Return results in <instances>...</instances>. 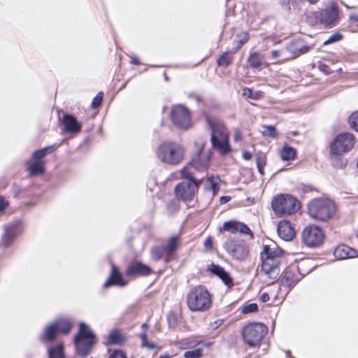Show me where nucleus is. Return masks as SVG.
I'll use <instances>...</instances> for the list:
<instances>
[{
    "mask_svg": "<svg viewBox=\"0 0 358 358\" xmlns=\"http://www.w3.org/2000/svg\"><path fill=\"white\" fill-rule=\"evenodd\" d=\"M283 251L273 241L269 240L263 246L261 252L260 275L267 285L273 284L280 276V264L282 262Z\"/></svg>",
    "mask_w": 358,
    "mask_h": 358,
    "instance_id": "1",
    "label": "nucleus"
},
{
    "mask_svg": "<svg viewBox=\"0 0 358 358\" xmlns=\"http://www.w3.org/2000/svg\"><path fill=\"white\" fill-rule=\"evenodd\" d=\"M208 124L211 130L212 148L222 155L229 153L231 147L229 143V134L224 124L213 120H208Z\"/></svg>",
    "mask_w": 358,
    "mask_h": 358,
    "instance_id": "2",
    "label": "nucleus"
},
{
    "mask_svg": "<svg viewBox=\"0 0 358 358\" xmlns=\"http://www.w3.org/2000/svg\"><path fill=\"white\" fill-rule=\"evenodd\" d=\"M308 212L312 218L320 222H327L335 214V203L327 198L314 199L308 204Z\"/></svg>",
    "mask_w": 358,
    "mask_h": 358,
    "instance_id": "3",
    "label": "nucleus"
},
{
    "mask_svg": "<svg viewBox=\"0 0 358 358\" xmlns=\"http://www.w3.org/2000/svg\"><path fill=\"white\" fill-rule=\"evenodd\" d=\"M186 303L192 311L203 312L211 306V296L204 287L196 286L192 288L187 294Z\"/></svg>",
    "mask_w": 358,
    "mask_h": 358,
    "instance_id": "4",
    "label": "nucleus"
},
{
    "mask_svg": "<svg viewBox=\"0 0 358 358\" xmlns=\"http://www.w3.org/2000/svg\"><path fill=\"white\" fill-rule=\"evenodd\" d=\"M180 172L181 177L186 180L176 185V194L182 200H192L198 189V182L194 177V171H191L190 166H186Z\"/></svg>",
    "mask_w": 358,
    "mask_h": 358,
    "instance_id": "5",
    "label": "nucleus"
},
{
    "mask_svg": "<svg viewBox=\"0 0 358 358\" xmlns=\"http://www.w3.org/2000/svg\"><path fill=\"white\" fill-rule=\"evenodd\" d=\"M96 342V336L88 326L83 322L80 323L78 334L74 339L77 352L82 356H87L92 352Z\"/></svg>",
    "mask_w": 358,
    "mask_h": 358,
    "instance_id": "6",
    "label": "nucleus"
},
{
    "mask_svg": "<svg viewBox=\"0 0 358 358\" xmlns=\"http://www.w3.org/2000/svg\"><path fill=\"white\" fill-rule=\"evenodd\" d=\"M156 154L162 162L176 165L182 160L184 151L178 143H165L158 147Z\"/></svg>",
    "mask_w": 358,
    "mask_h": 358,
    "instance_id": "7",
    "label": "nucleus"
},
{
    "mask_svg": "<svg viewBox=\"0 0 358 358\" xmlns=\"http://www.w3.org/2000/svg\"><path fill=\"white\" fill-rule=\"evenodd\" d=\"M271 206L275 213L280 216L294 214L299 208L297 199L289 194L275 196L272 201Z\"/></svg>",
    "mask_w": 358,
    "mask_h": 358,
    "instance_id": "8",
    "label": "nucleus"
},
{
    "mask_svg": "<svg viewBox=\"0 0 358 358\" xmlns=\"http://www.w3.org/2000/svg\"><path fill=\"white\" fill-rule=\"evenodd\" d=\"M266 333V327L258 322L248 324L242 331L243 340L250 346L259 345Z\"/></svg>",
    "mask_w": 358,
    "mask_h": 358,
    "instance_id": "9",
    "label": "nucleus"
},
{
    "mask_svg": "<svg viewBox=\"0 0 358 358\" xmlns=\"http://www.w3.org/2000/svg\"><path fill=\"white\" fill-rule=\"evenodd\" d=\"M198 147V154L195 155L187 166H191V171H205L208 169L211 158V152L210 151L204 152L203 148L205 143L202 140L196 142Z\"/></svg>",
    "mask_w": 358,
    "mask_h": 358,
    "instance_id": "10",
    "label": "nucleus"
},
{
    "mask_svg": "<svg viewBox=\"0 0 358 358\" xmlns=\"http://www.w3.org/2000/svg\"><path fill=\"white\" fill-rule=\"evenodd\" d=\"M355 137L350 133L338 135L331 143V152L334 155H341L349 152L354 146Z\"/></svg>",
    "mask_w": 358,
    "mask_h": 358,
    "instance_id": "11",
    "label": "nucleus"
},
{
    "mask_svg": "<svg viewBox=\"0 0 358 358\" xmlns=\"http://www.w3.org/2000/svg\"><path fill=\"white\" fill-rule=\"evenodd\" d=\"M324 238L322 229L315 225L306 227L301 232V241L308 247L319 246Z\"/></svg>",
    "mask_w": 358,
    "mask_h": 358,
    "instance_id": "12",
    "label": "nucleus"
},
{
    "mask_svg": "<svg viewBox=\"0 0 358 358\" xmlns=\"http://www.w3.org/2000/svg\"><path fill=\"white\" fill-rule=\"evenodd\" d=\"M171 119L173 124L180 129L191 127V118L188 109L182 105H177L172 108Z\"/></svg>",
    "mask_w": 358,
    "mask_h": 358,
    "instance_id": "13",
    "label": "nucleus"
},
{
    "mask_svg": "<svg viewBox=\"0 0 358 358\" xmlns=\"http://www.w3.org/2000/svg\"><path fill=\"white\" fill-rule=\"evenodd\" d=\"M224 248L236 260H245L248 254L249 248L245 241L242 240L229 241L224 243Z\"/></svg>",
    "mask_w": 358,
    "mask_h": 358,
    "instance_id": "14",
    "label": "nucleus"
},
{
    "mask_svg": "<svg viewBox=\"0 0 358 358\" xmlns=\"http://www.w3.org/2000/svg\"><path fill=\"white\" fill-rule=\"evenodd\" d=\"M223 230L227 231L231 234L239 233L243 235L248 236L249 239L254 238L250 229L245 224L238 221H228L224 223Z\"/></svg>",
    "mask_w": 358,
    "mask_h": 358,
    "instance_id": "15",
    "label": "nucleus"
},
{
    "mask_svg": "<svg viewBox=\"0 0 358 358\" xmlns=\"http://www.w3.org/2000/svg\"><path fill=\"white\" fill-rule=\"evenodd\" d=\"M318 16L319 15L317 14ZM320 24L327 27L333 24L336 21H337L338 17V10L337 8L331 5L330 7H328L322 10V16H320Z\"/></svg>",
    "mask_w": 358,
    "mask_h": 358,
    "instance_id": "16",
    "label": "nucleus"
},
{
    "mask_svg": "<svg viewBox=\"0 0 358 358\" xmlns=\"http://www.w3.org/2000/svg\"><path fill=\"white\" fill-rule=\"evenodd\" d=\"M278 236L285 241H289L295 236V231L290 222L286 220L279 222L277 227Z\"/></svg>",
    "mask_w": 358,
    "mask_h": 358,
    "instance_id": "17",
    "label": "nucleus"
},
{
    "mask_svg": "<svg viewBox=\"0 0 358 358\" xmlns=\"http://www.w3.org/2000/svg\"><path fill=\"white\" fill-rule=\"evenodd\" d=\"M334 255L336 259H345L357 257V252L346 245H341L336 248Z\"/></svg>",
    "mask_w": 358,
    "mask_h": 358,
    "instance_id": "18",
    "label": "nucleus"
},
{
    "mask_svg": "<svg viewBox=\"0 0 358 358\" xmlns=\"http://www.w3.org/2000/svg\"><path fill=\"white\" fill-rule=\"evenodd\" d=\"M126 285L127 282L123 279L122 275L119 273L117 268L114 264H112L111 273L107 281L104 283V287H108L111 285H118L123 287Z\"/></svg>",
    "mask_w": 358,
    "mask_h": 358,
    "instance_id": "19",
    "label": "nucleus"
},
{
    "mask_svg": "<svg viewBox=\"0 0 358 358\" xmlns=\"http://www.w3.org/2000/svg\"><path fill=\"white\" fill-rule=\"evenodd\" d=\"M150 272L151 269L147 265L134 262L128 267L127 274L129 276L148 275Z\"/></svg>",
    "mask_w": 358,
    "mask_h": 358,
    "instance_id": "20",
    "label": "nucleus"
},
{
    "mask_svg": "<svg viewBox=\"0 0 358 358\" xmlns=\"http://www.w3.org/2000/svg\"><path fill=\"white\" fill-rule=\"evenodd\" d=\"M219 180L218 178L213 176L208 177L206 179L197 180L198 187L200 185H203L206 191H213V195H215L220 189Z\"/></svg>",
    "mask_w": 358,
    "mask_h": 358,
    "instance_id": "21",
    "label": "nucleus"
},
{
    "mask_svg": "<svg viewBox=\"0 0 358 358\" xmlns=\"http://www.w3.org/2000/svg\"><path fill=\"white\" fill-rule=\"evenodd\" d=\"M62 122L67 132L77 133L81 129V125L77 122L76 119L70 115H64Z\"/></svg>",
    "mask_w": 358,
    "mask_h": 358,
    "instance_id": "22",
    "label": "nucleus"
},
{
    "mask_svg": "<svg viewBox=\"0 0 358 358\" xmlns=\"http://www.w3.org/2000/svg\"><path fill=\"white\" fill-rule=\"evenodd\" d=\"M209 270L215 275L218 276L226 285H229L232 283V279L222 267L219 265L212 264L209 266Z\"/></svg>",
    "mask_w": 358,
    "mask_h": 358,
    "instance_id": "23",
    "label": "nucleus"
},
{
    "mask_svg": "<svg viewBox=\"0 0 358 358\" xmlns=\"http://www.w3.org/2000/svg\"><path fill=\"white\" fill-rule=\"evenodd\" d=\"M59 332L55 323L53 322L45 328L41 338L44 342H51L55 340Z\"/></svg>",
    "mask_w": 358,
    "mask_h": 358,
    "instance_id": "24",
    "label": "nucleus"
},
{
    "mask_svg": "<svg viewBox=\"0 0 358 358\" xmlns=\"http://www.w3.org/2000/svg\"><path fill=\"white\" fill-rule=\"evenodd\" d=\"M59 145L54 144L50 146H48L41 150L35 151L32 155V159L34 162H43L42 158L46 155L53 152Z\"/></svg>",
    "mask_w": 358,
    "mask_h": 358,
    "instance_id": "25",
    "label": "nucleus"
},
{
    "mask_svg": "<svg viewBox=\"0 0 358 358\" xmlns=\"http://www.w3.org/2000/svg\"><path fill=\"white\" fill-rule=\"evenodd\" d=\"M124 340L125 338L121 331L118 329H114L108 335L105 345H118L122 343Z\"/></svg>",
    "mask_w": 358,
    "mask_h": 358,
    "instance_id": "26",
    "label": "nucleus"
},
{
    "mask_svg": "<svg viewBox=\"0 0 358 358\" xmlns=\"http://www.w3.org/2000/svg\"><path fill=\"white\" fill-rule=\"evenodd\" d=\"M298 280L299 279L295 275V274L291 271L288 270L283 273L281 278V284L282 285L292 287L297 283Z\"/></svg>",
    "mask_w": 358,
    "mask_h": 358,
    "instance_id": "27",
    "label": "nucleus"
},
{
    "mask_svg": "<svg viewBox=\"0 0 358 358\" xmlns=\"http://www.w3.org/2000/svg\"><path fill=\"white\" fill-rule=\"evenodd\" d=\"M43 162H33L28 164L27 170L31 176L42 175L44 173Z\"/></svg>",
    "mask_w": 358,
    "mask_h": 358,
    "instance_id": "28",
    "label": "nucleus"
},
{
    "mask_svg": "<svg viewBox=\"0 0 358 358\" xmlns=\"http://www.w3.org/2000/svg\"><path fill=\"white\" fill-rule=\"evenodd\" d=\"M251 68L259 69L264 63V56L258 52L251 53L248 59Z\"/></svg>",
    "mask_w": 358,
    "mask_h": 358,
    "instance_id": "29",
    "label": "nucleus"
},
{
    "mask_svg": "<svg viewBox=\"0 0 358 358\" xmlns=\"http://www.w3.org/2000/svg\"><path fill=\"white\" fill-rule=\"evenodd\" d=\"M15 235V229L13 227H6L1 239V245L4 247L10 245L13 241Z\"/></svg>",
    "mask_w": 358,
    "mask_h": 358,
    "instance_id": "30",
    "label": "nucleus"
},
{
    "mask_svg": "<svg viewBox=\"0 0 358 358\" xmlns=\"http://www.w3.org/2000/svg\"><path fill=\"white\" fill-rule=\"evenodd\" d=\"M296 150L292 147L285 145L280 152L281 159L284 161L293 160L296 157Z\"/></svg>",
    "mask_w": 358,
    "mask_h": 358,
    "instance_id": "31",
    "label": "nucleus"
},
{
    "mask_svg": "<svg viewBox=\"0 0 358 358\" xmlns=\"http://www.w3.org/2000/svg\"><path fill=\"white\" fill-rule=\"evenodd\" d=\"M48 352V358H64L63 345L62 343H58L54 348H49Z\"/></svg>",
    "mask_w": 358,
    "mask_h": 358,
    "instance_id": "32",
    "label": "nucleus"
},
{
    "mask_svg": "<svg viewBox=\"0 0 358 358\" xmlns=\"http://www.w3.org/2000/svg\"><path fill=\"white\" fill-rule=\"evenodd\" d=\"M55 323L61 333L68 334L71 329V323L66 319L56 320Z\"/></svg>",
    "mask_w": 358,
    "mask_h": 358,
    "instance_id": "33",
    "label": "nucleus"
},
{
    "mask_svg": "<svg viewBox=\"0 0 358 358\" xmlns=\"http://www.w3.org/2000/svg\"><path fill=\"white\" fill-rule=\"evenodd\" d=\"M178 236H172L169 240L168 243L166 245H164L166 255H171L173 252L176 250L178 245Z\"/></svg>",
    "mask_w": 358,
    "mask_h": 358,
    "instance_id": "34",
    "label": "nucleus"
},
{
    "mask_svg": "<svg viewBox=\"0 0 358 358\" xmlns=\"http://www.w3.org/2000/svg\"><path fill=\"white\" fill-rule=\"evenodd\" d=\"M288 49L291 52H294L296 56L306 53L308 51L309 48L306 45L301 44L292 43L288 45Z\"/></svg>",
    "mask_w": 358,
    "mask_h": 358,
    "instance_id": "35",
    "label": "nucleus"
},
{
    "mask_svg": "<svg viewBox=\"0 0 358 358\" xmlns=\"http://www.w3.org/2000/svg\"><path fill=\"white\" fill-rule=\"evenodd\" d=\"M164 254H166V250L164 245L155 246L152 248L151 255L155 261H158L162 259Z\"/></svg>",
    "mask_w": 358,
    "mask_h": 358,
    "instance_id": "36",
    "label": "nucleus"
},
{
    "mask_svg": "<svg viewBox=\"0 0 358 358\" xmlns=\"http://www.w3.org/2000/svg\"><path fill=\"white\" fill-rule=\"evenodd\" d=\"M232 62V56L231 52H224L217 59V64L219 66H227Z\"/></svg>",
    "mask_w": 358,
    "mask_h": 358,
    "instance_id": "37",
    "label": "nucleus"
},
{
    "mask_svg": "<svg viewBox=\"0 0 358 358\" xmlns=\"http://www.w3.org/2000/svg\"><path fill=\"white\" fill-rule=\"evenodd\" d=\"M139 337L141 340L142 348H146L150 350H154L156 348V345L153 343L148 341L147 334H145V332H141L139 334Z\"/></svg>",
    "mask_w": 358,
    "mask_h": 358,
    "instance_id": "38",
    "label": "nucleus"
},
{
    "mask_svg": "<svg viewBox=\"0 0 358 358\" xmlns=\"http://www.w3.org/2000/svg\"><path fill=\"white\" fill-rule=\"evenodd\" d=\"M243 96L248 99H251L253 100H257L261 96V92H252V90L249 88H243Z\"/></svg>",
    "mask_w": 358,
    "mask_h": 358,
    "instance_id": "39",
    "label": "nucleus"
},
{
    "mask_svg": "<svg viewBox=\"0 0 358 358\" xmlns=\"http://www.w3.org/2000/svg\"><path fill=\"white\" fill-rule=\"evenodd\" d=\"M203 355V348L199 347L196 349L186 351L184 353L185 358H201Z\"/></svg>",
    "mask_w": 358,
    "mask_h": 358,
    "instance_id": "40",
    "label": "nucleus"
},
{
    "mask_svg": "<svg viewBox=\"0 0 358 358\" xmlns=\"http://www.w3.org/2000/svg\"><path fill=\"white\" fill-rule=\"evenodd\" d=\"M262 134L264 136H269V137H276L278 135V133L276 131L275 128L273 126L268 125V126H262Z\"/></svg>",
    "mask_w": 358,
    "mask_h": 358,
    "instance_id": "41",
    "label": "nucleus"
},
{
    "mask_svg": "<svg viewBox=\"0 0 358 358\" xmlns=\"http://www.w3.org/2000/svg\"><path fill=\"white\" fill-rule=\"evenodd\" d=\"M317 14L322 16V11H315L309 13V15L307 16V20L308 23L311 24L320 23V17L318 16Z\"/></svg>",
    "mask_w": 358,
    "mask_h": 358,
    "instance_id": "42",
    "label": "nucleus"
},
{
    "mask_svg": "<svg viewBox=\"0 0 358 358\" xmlns=\"http://www.w3.org/2000/svg\"><path fill=\"white\" fill-rule=\"evenodd\" d=\"M258 306L255 303H251L249 304H245L241 308V313L243 314H248L251 313H255L257 311Z\"/></svg>",
    "mask_w": 358,
    "mask_h": 358,
    "instance_id": "43",
    "label": "nucleus"
},
{
    "mask_svg": "<svg viewBox=\"0 0 358 358\" xmlns=\"http://www.w3.org/2000/svg\"><path fill=\"white\" fill-rule=\"evenodd\" d=\"M348 121L350 127L358 131V111L353 113L350 116Z\"/></svg>",
    "mask_w": 358,
    "mask_h": 358,
    "instance_id": "44",
    "label": "nucleus"
},
{
    "mask_svg": "<svg viewBox=\"0 0 358 358\" xmlns=\"http://www.w3.org/2000/svg\"><path fill=\"white\" fill-rule=\"evenodd\" d=\"M103 97V93L101 92H99L92 101V108L94 109L97 108L101 105Z\"/></svg>",
    "mask_w": 358,
    "mask_h": 358,
    "instance_id": "45",
    "label": "nucleus"
},
{
    "mask_svg": "<svg viewBox=\"0 0 358 358\" xmlns=\"http://www.w3.org/2000/svg\"><path fill=\"white\" fill-rule=\"evenodd\" d=\"M266 164V160L264 157H259L257 159V166L258 171L261 175L264 174V167Z\"/></svg>",
    "mask_w": 358,
    "mask_h": 358,
    "instance_id": "46",
    "label": "nucleus"
},
{
    "mask_svg": "<svg viewBox=\"0 0 358 358\" xmlns=\"http://www.w3.org/2000/svg\"><path fill=\"white\" fill-rule=\"evenodd\" d=\"M341 34H334L331 35V36H329L328 38V39L324 41L323 43H324V45H328V44H330L331 43H334V42L338 41L341 40Z\"/></svg>",
    "mask_w": 358,
    "mask_h": 358,
    "instance_id": "47",
    "label": "nucleus"
},
{
    "mask_svg": "<svg viewBox=\"0 0 358 358\" xmlns=\"http://www.w3.org/2000/svg\"><path fill=\"white\" fill-rule=\"evenodd\" d=\"M108 358H127V356L123 351L116 350L113 352Z\"/></svg>",
    "mask_w": 358,
    "mask_h": 358,
    "instance_id": "48",
    "label": "nucleus"
},
{
    "mask_svg": "<svg viewBox=\"0 0 358 358\" xmlns=\"http://www.w3.org/2000/svg\"><path fill=\"white\" fill-rule=\"evenodd\" d=\"M224 320L222 319H217L214 322H210V327L212 329L215 330L217 329L220 326H221Z\"/></svg>",
    "mask_w": 358,
    "mask_h": 358,
    "instance_id": "49",
    "label": "nucleus"
},
{
    "mask_svg": "<svg viewBox=\"0 0 358 358\" xmlns=\"http://www.w3.org/2000/svg\"><path fill=\"white\" fill-rule=\"evenodd\" d=\"M168 321L170 325L175 326L176 324V317L175 315L173 313L169 314Z\"/></svg>",
    "mask_w": 358,
    "mask_h": 358,
    "instance_id": "50",
    "label": "nucleus"
},
{
    "mask_svg": "<svg viewBox=\"0 0 358 358\" xmlns=\"http://www.w3.org/2000/svg\"><path fill=\"white\" fill-rule=\"evenodd\" d=\"M198 345L207 346L208 345L206 343L202 342V341H199V342L190 341L188 343V347L189 348H194V347H196Z\"/></svg>",
    "mask_w": 358,
    "mask_h": 358,
    "instance_id": "51",
    "label": "nucleus"
},
{
    "mask_svg": "<svg viewBox=\"0 0 358 358\" xmlns=\"http://www.w3.org/2000/svg\"><path fill=\"white\" fill-rule=\"evenodd\" d=\"M8 206V202L5 199L0 196V212L3 210Z\"/></svg>",
    "mask_w": 358,
    "mask_h": 358,
    "instance_id": "52",
    "label": "nucleus"
},
{
    "mask_svg": "<svg viewBox=\"0 0 358 358\" xmlns=\"http://www.w3.org/2000/svg\"><path fill=\"white\" fill-rule=\"evenodd\" d=\"M204 246L206 249H210L212 248V241L210 237L206 239L204 242Z\"/></svg>",
    "mask_w": 358,
    "mask_h": 358,
    "instance_id": "53",
    "label": "nucleus"
},
{
    "mask_svg": "<svg viewBox=\"0 0 358 358\" xmlns=\"http://www.w3.org/2000/svg\"><path fill=\"white\" fill-rule=\"evenodd\" d=\"M242 138V134L239 130H236L234 132V140L238 141Z\"/></svg>",
    "mask_w": 358,
    "mask_h": 358,
    "instance_id": "54",
    "label": "nucleus"
},
{
    "mask_svg": "<svg viewBox=\"0 0 358 358\" xmlns=\"http://www.w3.org/2000/svg\"><path fill=\"white\" fill-rule=\"evenodd\" d=\"M252 155L251 152H248V151H245L243 153V159H245V160H249L252 158Z\"/></svg>",
    "mask_w": 358,
    "mask_h": 358,
    "instance_id": "55",
    "label": "nucleus"
},
{
    "mask_svg": "<svg viewBox=\"0 0 358 358\" xmlns=\"http://www.w3.org/2000/svg\"><path fill=\"white\" fill-rule=\"evenodd\" d=\"M261 300L263 301V302H266L269 300L270 297H269V295L267 293H264L261 295Z\"/></svg>",
    "mask_w": 358,
    "mask_h": 358,
    "instance_id": "56",
    "label": "nucleus"
},
{
    "mask_svg": "<svg viewBox=\"0 0 358 358\" xmlns=\"http://www.w3.org/2000/svg\"><path fill=\"white\" fill-rule=\"evenodd\" d=\"M230 199L231 198L229 196H223L220 197V202L221 203H226L227 202H228L230 200Z\"/></svg>",
    "mask_w": 358,
    "mask_h": 358,
    "instance_id": "57",
    "label": "nucleus"
},
{
    "mask_svg": "<svg viewBox=\"0 0 358 358\" xmlns=\"http://www.w3.org/2000/svg\"><path fill=\"white\" fill-rule=\"evenodd\" d=\"M350 19L355 22H358V14H355V13L350 14Z\"/></svg>",
    "mask_w": 358,
    "mask_h": 358,
    "instance_id": "58",
    "label": "nucleus"
},
{
    "mask_svg": "<svg viewBox=\"0 0 358 358\" xmlns=\"http://www.w3.org/2000/svg\"><path fill=\"white\" fill-rule=\"evenodd\" d=\"M148 327H149V326L147 323H143L141 325L142 332H145L146 334V332L148 329Z\"/></svg>",
    "mask_w": 358,
    "mask_h": 358,
    "instance_id": "59",
    "label": "nucleus"
},
{
    "mask_svg": "<svg viewBox=\"0 0 358 358\" xmlns=\"http://www.w3.org/2000/svg\"><path fill=\"white\" fill-rule=\"evenodd\" d=\"M248 40V35L246 34H244V37L243 38V39L241 41V44H243L244 43L247 42V41Z\"/></svg>",
    "mask_w": 358,
    "mask_h": 358,
    "instance_id": "60",
    "label": "nucleus"
},
{
    "mask_svg": "<svg viewBox=\"0 0 358 358\" xmlns=\"http://www.w3.org/2000/svg\"><path fill=\"white\" fill-rule=\"evenodd\" d=\"M271 55H272L273 57H278V55H279V51L275 50H273V51L271 52Z\"/></svg>",
    "mask_w": 358,
    "mask_h": 358,
    "instance_id": "61",
    "label": "nucleus"
},
{
    "mask_svg": "<svg viewBox=\"0 0 358 358\" xmlns=\"http://www.w3.org/2000/svg\"><path fill=\"white\" fill-rule=\"evenodd\" d=\"M132 63L134 64H138L139 62L136 57H132Z\"/></svg>",
    "mask_w": 358,
    "mask_h": 358,
    "instance_id": "62",
    "label": "nucleus"
},
{
    "mask_svg": "<svg viewBox=\"0 0 358 358\" xmlns=\"http://www.w3.org/2000/svg\"><path fill=\"white\" fill-rule=\"evenodd\" d=\"M310 3H317L319 0H308Z\"/></svg>",
    "mask_w": 358,
    "mask_h": 358,
    "instance_id": "63",
    "label": "nucleus"
},
{
    "mask_svg": "<svg viewBox=\"0 0 358 358\" xmlns=\"http://www.w3.org/2000/svg\"><path fill=\"white\" fill-rule=\"evenodd\" d=\"M159 358H169L168 355L161 356Z\"/></svg>",
    "mask_w": 358,
    "mask_h": 358,
    "instance_id": "64",
    "label": "nucleus"
}]
</instances>
